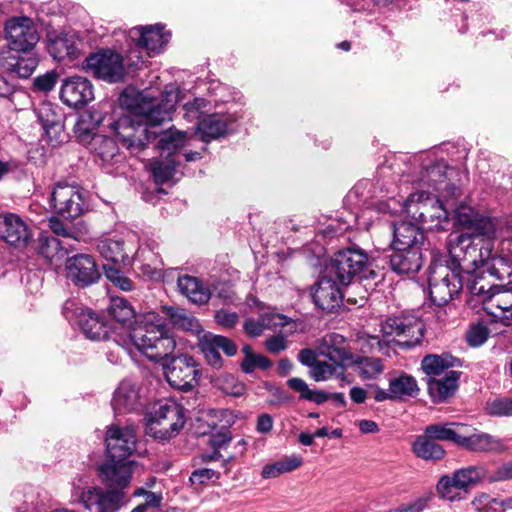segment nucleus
<instances>
[{
    "label": "nucleus",
    "mask_w": 512,
    "mask_h": 512,
    "mask_svg": "<svg viewBox=\"0 0 512 512\" xmlns=\"http://www.w3.org/2000/svg\"><path fill=\"white\" fill-rule=\"evenodd\" d=\"M128 100L126 95L120 97L122 105L129 109V115L113 122L111 128L121 145L132 154H136L142 151L148 142L157 137V132L153 129L171 119V113L177 102V94L166 93L161 102L143 96H138L131 103Z\"/></svg>",
    "instance_id": "f257e3e1"
},
{
    "label": "nucleus",
    "mask_w": 512,
    "mask_h": 512,
    "mask_svg": "<svg viewBox=\"0 0 512 512\" xmlns=\"http://www.w3.org/2000/svg\"><path fill=\"white\" fill-rule=\"evenodd\" d=\"M494 238L463 233L450 239L448 243L450 259L447 264L461 275L468 276L476 273L478 269L488 265L490 260H496L492 257Z\"/></svg>",
    "instance_id": "f03ea898"
},
{
    "label": "nucleus",
    "mask_w": 512,
    "mask_h": 512,
    "mask_svg": "<svg viewBox=\"0 0 512 512\" xmlns=\"http://www.w3.org/2000/svg\"><path fill=\"white\" fill-rule=\"evenodd\" d=\"M154 319V314H148L144 323L129 329V332L121 337L118 343H121L126 349L135 347L152 361L167 359L175 350L176 342L162 324L153 323Z\"/></svg>",
    "instance_id": "7ed1b4c3"
},
{
    "label": "nucleus",
    "mask_w": 512,
    "mask_h": 512,
    "mask_svg": "<svg viewBox=\"0 0 512 512\" xmlns=\"http://www.w3.org/2000/svg\"><path fill=\"white\" fill-rule=\"evenodd\" d=\"M404 211L426 230H444L449 223L448 212L442 202L426 192L411 194L404 203Z\"/></svg>",
    "instance_id": "20e7f679"
},
{
    "label": "nucleus",
    "mask_w": 512,
    "mask_h": 512,
    "mask_svg": "<svg viewBox=\"0 0 512 512\" xmlns=\"http://www.w3.org/2000/svg\"><path fill=\"white\" fill-rule=\"evenodd\" d=\"M185 423L184 408L174 400L160 401L146 423V434L158 440H168L178 434Z\"/></svg>",
    "instance_id": "39448f33"
},
{
    "label": "nucleus",
    "mask_w": 512,
    "mask_h": 512,
    "mask_svg": "<svg viewBox=\"0 0 512 512\" xmlns=\"http://www.w3.org/2000/svg\"><path fill=\"white\" fill-rule=\"evenodd\" d=\"M128 502L123 491L108 488L74 485L71 491V503L81 504L89 512H118Z\"/></svg>",
    "instance_id": "423d86ee"
},
{
    "label": "nucleus",
    "mask_w": 512,
    "mask_h": 512,
    "mask_svg": "<svg viewBox=\"0 0 512 512\" xmlns=\"http://www.w3.org/2000/svg\"><path fill=\"white\" fill-rule=\"evenodd\" d=\"M464 277L450 265H434L429 272V294L438 306L449 303L463 288Z\"/></svg>",
    "instance_id": "0eeeda50"
},
{
    "label": "nucleus",
    "mask_w": 512,
    "mask_h": 512,
    "mask_svg": "<svg viewBox=\"0 0 512 512\" xmlns=\"http://www.w3.org/2000/svg\"><path fill=\"white\" fill-rule=\"evenodd\" d=\"M424 331V324L412 316L390 317L381 323L383 336L404 349L419 345Z\"/></svg>",
    "instance_id": "6e6552de"
},
{
    "label": "nucleus",
    "mask_w": 512,
    "mask_h": 512,
    "mask_svg": "<svg viewBox=\"0 0 512 512\" xmlns=\"http://www.w3.org/2000/svg\"><path fill=\"white\" fill-rule=\"evenodd\" d=\"M486 478L487 470L484 466H469L452 475L442 476L437 484V492L448 501L460 500L462 494H467L472 486Z\"/></svg>",
    "instance_id": "1a4fd4ad"
},
{
    "label": "nucleus",
    "mask_w": 512,
    "mask_h": 512,
    "mask_svg": "<svg viewBox=\"0 0 512 512\" xmlns=\"http://www.w3.org/2000/svg\"><path fill=\"white\" fill-rule=\"evenodd\" d=\"M83 68L97 79L109 83L119 82L125 75L122 56L109 49L86 57Z\"/></svg>",
    "instance_id": "9d476101"
},
{
    "label": "nucleus",
    "mask_w": 512,
    "mask_h": 512,
    "mask_svg": "<svg viewBox=\"0 0 512 512\" xmlns=\"http://www.w3.org/2000/svg\"><path fill=\"white\" fill-rule=\"evenodd\" d=\"M51 203L58 215L75 219L85 211V191L77 185L58 183L51 193Z\"/></svg>",
    "instance_id": "9b49d317"
},
{
    "label": "nucleus",
    "mask_w": 512,
    "mask_h": 512,
    "mask_svg": "<svg viewBox=\"0 0 512 512\" xmlns=\"http://www.w3.org/2000/svg\"><path fill=\"white\" fill-rule=\"evenodd\" d=\"M368 262V256L356 249H345L336 252L326 273L333 276L341 285H348L352 279L364 270Z\"/></svg>",
    "instance_id": "f8f14e48"
},
{
    "label": "nucleus",
    "mask_w": 512,
    "mask_h": 512,
    "mask_svg": "<svg viewBox=\"0 0 512 512\" xmlns=\"http://www.w3.org/2000/svg\"><path fill=\"white\" fill-rule=\"evenodd\" d=\"M164 375L170 386L188 391L193 388L197 382L198 369L195 360L187 355L182 354L177 357L163 359Z\"/></svg>",
    "instance_id": "ddd939ff"
},
{
    "label": "nucleus",
    "mask_w": 512,
    "mask_h": 512,
    "mask_svg": "<svg viewBox=\"0 0 512 512\" xmlns=\"http://www.w3.org/2000/svg\"><path fill=\"white\" fill-rule=\"evenodd\" d=\"M136 433L132 426L109 425L106 429L105 446L109 458L125 460L136 449Z\"/></svg>",
    "instance_id": "4468645a"
},
{
    "label": "nucleus",
    "mask_w": 512,
    "mask_h": 512,
    "mask_svg": "<svg viewBox=\"0 0 512 512\" xmlns=\"http://www.w3.org/2000/svg\"><path fill=\"white\" fill-rule=\"evenodd\" d=\"M6 37L11 50L29 52L39 41V34L30 18H12L7 21Z\"/></svg>",
    "instance_id": "2eb2a0df"
},
{
    "label": "nucleus",
    "mask_w": 512,
    "mask_h": 512,
    "mask_svg": "<svg viewBox=\"0 0 512 512\" xmlns=\"http://www.w3.org/2000/svg\"><path fill=\"white\" fill-rule=\"evenodd\" d=\"M336 280L326 273L311 289L315 305L323 311L334 312L342 305L343 292Z\"/></svg>",
    "instance_id": "dca6fc26"
},
{
    "label": "nucleus",
    "mask_w": 512,
    "mask_h": 512,
    "mask_svg": "<svg viewBox=\"0 0 512 512\" xmlns=\"http://www.w3.org/2000/svg\"><path fill=\"white\" fill-rule=\"evenodd\" d=\"M455 225L461 229L472 231L470 235L485 237L496 236V226L490 217H486L474 208L461 204L455 210Z\"/></svg>",
    "instance_id": "f3484780"
},
{
    "label": "nucleus",
    "mask_w": 512,
    "mask_h": 512,
    "mask_svg": "<svg viewBox=\"0 0 512 512\" xmlns=\"http://www.w3.org/2000/svg\"><path fill=\"white\" fill-rule=\"evenodd\" d=\"M67 278L79 287H86L100 278L94 258L88 254L69 257L65 264Z\"/></svg>",
    "instance_id": "a211bd4d"
},
{
    "label": "nucleus",
    "mask_w": 512,
    "mask_h": 512,
    "mask_svg": "<svg viewBox=\"0 0 512 512\" xmlns=\"http://www.w3.org/2000/svg\"><path fill=\"white\" fill-rule=\"evenodd\" d=\"M134 461L109 460L99 467V476L102 482L110 489L121 491L126 488L132 478Z\"/></svg>",
    "instance_id": "6ab92c4d"
},
{
    "label": "nucleus",
    "mask_w": 512,
    "mask_h": 512,
    "mask_svg": "<svg viewBox=\"0 0 512 512\" xmlns=\"http://www.w3.org/2000/svg\"><path fill=\"white\" fill-rule=\"evenodd\" d=\"M60 99L72 108H80L94 99L91 82L81 76L66 78L60 89Z\"/></svg>",
    "instance_id": "aec40b11"
},
{
    "label": "nucleus",
    "mask_w": 512,
    "mask_h": 512,
    "mask_svg": "<svg viewBox=\"0 0 512 512\" xmlns=\"http://www.w3.org/2000/svg\"><path fill=\"white\" fill-rule=\"evenodd\" d=\"M0 238L15 247H24L31 239L27 224L16 214L0 215Z\"/></svg>",
    "instance_id": "412c9836"
},
{
    "label": "nucleus",
    "mask_w": 512,
    "mask_h": 512,
    "mask_svg": "<svg viewBox=\"0 0 512 512\" xmlns=\"http://www.w3.org/2000/svg\"><path fill=\"white\" fill-rule=\"evenodd\" d=\"M207 362L214 368L222 366V357L219 350H223L227 356H233L237 352L236 345L228 338L212 333L204 334L199 343Z\"/></svg>",
    "instance_id": "4be33fe9"
},
{
    "label": "nucleus",
    "mask_w": 512,
    "mask_h": 512,
    "mask_svg": "<svg viewBox=\"0 0 512 512\" xmlns=\"http://www.w3.org/2000/svg\"><path fill=\"white\" fill-rule=\"evenodd\" d=\"M160 24L145 27H136L130 30V37L137 41V46L148 53H159L170 39V33L163 31Z\"/></svg>",
    "instance_id": "5701e85b"
},
{
    "label": "nucleus",
    "mask_w": 512,
    "mask_h": 512,
    "mask_svg": "<svg viewBox=\"0 0 512 512\" xmlns=\"http://www.w3.org/2000/svg\"><path fill=\"white\" fill-rule=\"evenodd\" d=\"M142 406V396L138 384L132 380H123L114 392L112 407L116 414L138 410Z\"/></svg>",
    "instance_id": "b1692460"
},
{
    "label": "nucleus",
    "mask_w": 512,
    "mask_h": 512,
    "mask_svg": "<svg viewBox=\"0 0 512 512\" xmlns=\"http://www.w3.org/2000/svg\"><path fill=\"white\" fill-rule=\"evenodd\" d=\"M424 243V233L419 224L401 221L394 225L393 249H421Z\"/></svg>",
    "instance_id": "393cba45"
},
{
    "label": "nucleus",
    "mask_w": 512,
    "mask_h": 512,
    "mask_svg": "<svg viewBox=\"0 0 512 512\" xmlns=\"http://www.w3.org/2000/svg\"><path fill=\"white\" fill-rule=\"evenodd\" d=\"M97 250L106 261L105 264L110 266L124 267L130 263L129 253L132 249L120 237L99 240Z\"/></svg>",
    "instance_id": "a878e982"
},
{
    "label": "nucleus",
    "mask_w": 512,
    "mask_h": 512,
    "mask_svg": "<svg viewBox=\"0 0 512 512\" xmlns=\"http://www.w3.org/2000/svg\"><path fill=\"white\" fill-rule=\"evenodd\" d=\"M234 119L226 114H210L203 117L197 124L200 139L210 142L225 136L230 132Z\"/></svg>",
    "instance_id": "bb28decb"
},
{
    "label": "nucleus",
    "mask_w": 512,
    "mask_h": 512,
    "mask_svg": "<svg viewBox=\"0 0 512 512\" xmlns=\"http://www.w3.org/2000/svg\"><path fill=\"white\" fill-rule=\"evenodd\" d=\"M78 324L82 329L84 335L91 340H104L109 338V330L107 324L104 323L96 314L90 310H82L78 316ZM118 327L113 325L111 335L113 340L118 342Z\"/></svg>",
    "instance_id": "cd10ccee"
},
{
    "label": "nucleus",
    "mask_w": 512,
    "mask_h": 512,
    "mask_svg": "<svg viewBox=\"0 0 512 512\" xmlns=\"http://www.w3.org/2000/svg\"><path fill=\"white\" fill-rule=\"evenodd\" d=\"M319 354L329 358L334 363L345 365L353 361V355L348 348L346 339L337 333H329L322 338Z\"/></svg>",
    "instance_id": "c85d7f7f"
},
{
    "label": "nucleus",
    "mask_w": 512,
    "mask_h": 512,
    "mask_svg": "<svg viewBox=\"0 0 512 512\" xmlns=\"http://www.w3.org/2000/svg\"><path fill=\"white\" fill-rule=\"evenodd\" d=\"M390 256V265L398 274L417 273L423 265L421 249H393Z\"/></svg>",
    "instance_id": "c756f323"
},
{
    "label": "nucleus",
    "mask_w": 512,
    "mask_h": 512,
    "mask_svg": "<svg viewBox=\"0 0 512 512\" xmlns=\"http://www.w3.org/2000/svg\"><path fill=\"white\" fill-rule=\"evenodd\" d=\"M483 309L495 318L512 319V288L500 289L483 300Z\"/></svg>",
    "instance_id": "7c9ffc66"
},
{
    "label": "nucleus",
    "mask_w": 512,
    "mask_h": 512,
    "mask_svg": "<svg viewBox=\"0 0 512 512\" xmlns=\"http://www.w3.org/2000/svg\"><path fill=\"white\" fill-rule=\"evenodd\" d=\"M460 372L450 370L441 378H429L428 392L433 402L440 403L454 394L458 387Z\"/></svg>",
    "instance_id": "2f4dec72"
},
{
    "label": "nucleus",
    "mask_w": 512,
    "mask_h": 512,
    "mask_svg": "<svg viewBox=\"0 0 512 512\" xmlns=\"http://www.w3.org/2000/svg\"><path fill=\"white\" fill-rule=\"evenodd\" d=\"M49 54L58 61L75 58L79 53L78 42L74 34H59L49 38L47 46Z\"/></svg>",
    "instance_id": "473e14b6"
},
{
    "label": "nucleus",
    "mask_w": 512,
    "mask_h": 512,
    "mask_svg": "<svg viewBox=\"0 0 512 512\" xmlns=\"http://www.w3.org/2000/svg\"><path fill=\"white\" fill-rule=\"evenodd\" d=\"M180 292L186 296L192 303L205 304L211 298L210 289L196 277L185 275L178 278L177 281Z\"/></svg>",
    "instance_id": "72a5a7b5"
},
{
    "label": "nucleus",
    "mask_w": 512,
    "mask_h": 512,
    "mask_svg": "<svg viewBox=\"0 0 512 512\" xmlns=\"http://www.w3.org/2000/svg\"><path fill=\"white\" fill-rule=\"evenodd\" d=\"M460 446L475 452H502L506 449L502 440L484 432L462 436Z\"/></svg>",
    "instance_id": "f704fd0d"
},
{
    "label": "nucleus",
    "mask_w": 512,
    "mask_h": 512,
    "mask_svg": "<svg viewBox=\"0 0 512 512\" xmlns=\"http://www.w3.org/2000/svg\"><path fill=\"white\" fill-rule=\"evenodd\" d=\"M460 365V360L449 353L426 355L421 362L423 372L429 378L440 376L446 369Z\"/></svg>",
    "instance_id": "c9c22d12"
},
{
    "label": "nucleus",
    "mask_w": 512,
    "mask_h": 512,
    "mask_svg": "<svg viewBox=\"0 0 512 512\" xmlns=\"http://www.w3.org/2000/svg\"><path fill=\"white\" fill-rule=\"evenodd\" d=\"M412 451L417 457L424 460H440L445 454L442 446L437 444L425 431L424 434L416 437L412 444Z\"/></svg>",
    "instance_id": "e433bc0d"
},
{
    "label": "nucleus",
    "mask_w": 512,
    "mask_h": 512,
    "mask_svg": "<svg viewBox=\"0 0 512 512\" xmlns=\"http://www.w3.org/2000/svg\"><path fill=\"white\" fill-rule=\"evenodd\" d=\"M109 314L119 324L124 333L127 334L135 318V312L129 302L120 297H113L109 306Z\"/></svg>",
    "instance_id": "4c0bfd02"
},
{
    "label": "nucleus",
    "mask_w": 512,
    "mask_h": 512,
    "mask_svg": "<svg viewBox=\"0 0 512 512\" xmlns=\"http://www.w3.org/2000/svg\"><path fill=\"white\" fill-rule=\"evenodd\" d=\"M303 464V458L300 455L292 454L286 455L279 460L266 464L261 471V476L264 479L276 478L284 473H289Z\"/></svg>",
    "instance_id": "58836bf2"
},
{
    "label": "nucleus",
    "mask_w": 512,
    "mask_h": 512,
    "mask_svg": "<svg viewBox=\"0 0 512 512\" xmlns=\"http://www.w3.org/2000/svg\"><path fill=\"white\" fill-rule=\"evenodd\" d=\"M162 309L175 328L191 332L199 331L198 320L185 309L175 306H163Z\"/></svg>",
    "instance_id": "ea45409f"
},
{
    "label": "nucleus",
    "mask_w": 512,
    "mask_h": 512,
    "mask_svg": "<svg viewBox=\"0 0 512 512\" xmlns=\"http://www.w3.org/2000/svg\"><path fill=\"white\" fill-rule=\"evenodd\" d=\"M25 53V55L8 57L5 63L6 69L20 78H28L39 64L35 54L30 51Z\"/></svg>",
    "instance_id": "a19ab883"
},
{
    "label": "nucleus",
    "mask_w": 512,
    "mask_h": 512,
    "mask_svg": "<svg viewBox=\"0 0 512 512\" xmlns=\"http://www.w3.org/2000/svg\"><path fill=\"white\" fill-rule=\"evenodd\" d=\"M159 136L158 148L161 155L172 158V155L188 144V134L184 131L169 129Z\"/></svg>",
    "instance_id": "79ce46f5"
},
{
    "label": "nucleus",
    "mask_w": 512,
    "mask_h": 512,
    "mask_svg": "<svg viewBox=\"0 0 512 512\" xmlns=\"http://www.w3.org/2000/svg\"><path fill=\"white\" fill-rule=\"evenodd\" d=\"M38 121L47 134L51 131L57 132L61 129V114L57 106L51 102L44 101L35 108Z\"/></svg>",
    "instance_id": "37998d69"
},
{
    "label": "nucleus",
    "mask_w": 512,
    "mask_h": 512,
    "mask_svg": "<svg viewBox=\"0 0 512 512\" xmlns=\"http://www.w3.org/2000/svg\"><path fill=\"white\" fill-rule=\"evenodd\" d=\"M389 391L395 400H402L406 397H415L419 388L416 379L408 374H401L389 380Z\"/></svg>",
    "instance_id": "c03bdc74"
},
{
    "label": "nucleus",
    "mask_w": 512,
    "mask_h": 512,
    "mask_svg": "<svg viewBox=\"0 0 512 512\" xmlns=\"http://www.w3.org/2000/svg\"><path fill=\"white\" fill-rule=\"evenodd\" d=\"M283 325V317L279 314L266 313L260 316L258 320L248 318L244 323L245 332L251 336H259L264 329H272Z\"/></svg>",
    "instance_id": "a18cd8bd"
},
{
    "label": "nucleus",
    "mask_w": 512,
    "mask_h": 512,
    "mask_svg": "<svg viewBox=\"0 0 512 512\" xmlns=\"http://www.w3.org/2000/svg\"><path fill=\"white\" fill-rule=\"evenodd\" d=\"M37 251L50 263L60 260L66 254L60 240L55 237L47 236H41L39 238Z\"/></svg>",
    "instance_id": "49530a36"
},
{
    "label": "nucleus",
    "mask_w": 512,
    "mask_h": 512,
    "mask_svg": "<svg viewBox=\"0 0 512 512\" xmlns=\"http://www.w3.org/2000/svg\"><path fill=\"white\" fill-rule=\"evenodd\" d=\"M177 162L174 158L166 156L164 161L151 163V172L156 184H163L171 180L176 171Z\"/></svg>",
    "instance_id": "de8ad7c7"
},
{
    "label": "nucleus",
    "mask_w": 512,
    "mask_h": 512,
    "mask_svg": "<svg viewBox=\"0 0 512 512\" xmlns=\"http://www.w3.org/2000/svg\"><path fill=\"white\" fill-rule=\"evenodd\" d=\"M344 373L343 364L339 363H327L324 361L318 360L316 364L313 365V368L310 370L311 377L317 381H325L330 379L333 376H341Z\"/></svg>",
    "instance_id": "09e8293b"
},
{
    "label": "nucleus",
    "mask_w": 512,
    "mask_h": 512,
    "mask_svg": "<svg viewBox=\"0 0 512 512\" xmlns=\"http://www.w3.org/2000/svg\"><path fill=\"white\" fill-rule=\"evenodd\" d=\"M466 285L471 295L480 297L482 303L484 298L498 289L497 286L487 283L484 277L477 273L468 275Z\"/></svg>",
    "instance_id": "8fccbe9b"
},
{
    "label": "nucleus",
    "mask_w": 512,
    "mask_h": 512,
    "mask_svg": "<svg viewBox=\"0 0 512 512\" xmlns=\"http://www.w3.org/2000/svg\"><path fill=\"white\" fill-rule=\"evenodd\" d=\"M428 436L436 440L452 441L458 445L461 443L462 436L453 430L448 424H432L425 428Z\"/></svg>",
    "instance_id": "3c124183"
},
{
    "label": "nucleus",
    "mask_w": 512,
    "mask_h": 512,
    "mask_svg": "<svg viewBox=\"0 0 512 512\" xmlns=\"http://www.w3.org/2000/svg\"><path fill=\"white\" fill-rule=\"evenodd\" d=\"M382 361L378 358H361L357 361L358 374L363 379H374L383 372Z\"/></svg>",
    "instance_id": "603ef678"
},
{
    "label": "nucleus",
    "mask_w": 512,
    "mask_h": 512,
    "mask_svg": "<svg viewBox=\"0 0 512 512\" xmlns=\"http://www.w3.org/2000/svg\"><path fill=\"white\" fill-rule=\"evenodd\" d=\"M122 268L123 267L110 266V264H103L106 277L121 290L130 291L133 287L132 281L123 275L121 271Z\"/></svg>",
    "instance_id": "864d4df0"
},
{
    "label": "nucleus",
    "mask_w": 512,
    "mask_h": 512,
    "mask_svg": "<svg viewBox=\"0 0 512 512\" xmlns=\"http://www.w3.org/2000/svg\"><path fill=\"white\" fill-rule=\"evenodd\" d=\"M485 410L491 416H512V399L501 398L488 401Z\"/></svg>",
    "instance_id": "5fc2aeb1"
},
{
    "label": "nucleus",
    "mask_w": 512,
    "mask_h": 512,
    "mask_svg": "<svg viewBox=\"0 0 512 512\" xmlns=\"http://www.w3.org/2000/svg\"><path fill=\"white\" fill-rule=\"evenodd\" d=\"M206 104V101L202 98H195L192 102L186 103L183 106V117L189 122L200 121Z\"/></svg>",
    "instance_id": "6e6d98bb"
},
{
    "label": "nucleus",
    "mask_w": 512,
    "mask_h": 512,
    "mask_svg": "<svg viewBox=\"0 0 512 512\" xmlns=\"http://www.w3.org/2000/svg\"><path fill=\"white\" fill-rule=\"evenodd\" d=\"M57 79L58 74L55 71L46 72L34 79L33 90L43 93L50 92L55 87Z\"/></svg>",
    "instance_id": "4d7b16f0"
},
{
    "label": "nucleus",
    "mask_w": 512,
    "mask_h": 512,
    "mask_svg": "<svg viewBox=\"0 0 512 512\" xmlns=\"http://www.w3.org/2000/svg\"><path fill=\"white\" fill-rule=\"evenodd\" d=\"M231 440L230 431L226 428H222L216 433L212 434L209 439L210 445L215 449L213 454L209 456L210 459L216 460L220 457L218 449L226 446Z\"/></svg>",
    "instance_id": "13d9d810"
},
{
    "label": "nucleus",
    "mask_w": 512,
    "mask_h": 512,
    "mask_svg": "<svg viewBox=\"0 0 512 512\" xmlns=\"http://www.w3.org/2000/svg\"><path fill=\"white\" fill-rule=\"evenodd\" d=\"M488 336V328L485 325L477 324L472 326L467 332V341L470 346L478 347L486 342Z\"/></svg>",
    "instance_id": "bf43d9fd"
},
{
    "label": "nucleus",
    "mask_w": 512,
    "mask_h": 512,
    "mask_svg": "<svg viewBox=\"0 0 512 512\" xmlns=\"http://www.w3.org/2000/svg\"><path fill=\"white\" fill-rule=\"evenodd\" d=\"M271 366V361L260 354L249 355L248 358H244L241 364L242 370L246 373H251L256 367L261 369H267Z\"/></svg>",
    "instance_id": "052dcab7"
},
{
    "label": "nucleus",
    "mask_w": 512,
    "mask_h": 512,
    "mask_svg": "<svg viewBox=\"0 0 512 512\" xmlns=\"http://www.w3.org/2000/svg\"><path fill=\"white\" fill-rule=\"evenodd\" d=\"M97 153L104 162L112 161L118 154L117 144L110 138H103L97 148Z\"/></svg>",
    "instance_id": "680f3d73"
},
{
    "label": "nucleus",
    "mask_w": 512,
    "mask_h": 512,
    "mask_svg": "<svg viewBox=\"0 0 512 512\" xmlns=\"http://www.w3.org/2000/svg\"><path fill=\"white\" fill-rule=\"evenodd\" d=\"M221 388L226 394L232 395L235 397H239V396L243 395L245 392V385L241 382H238L232 376L225 377Z\"/></svg>",
    "instance_id": "e2e57ef3"
},
{
    "label": "nucleus",
    "mask_w": 512,
    "mask_h": 512,
    "mask_svg": "<svg viewBox=\"0 0 512 512\" xmlns=\"http://www.w3.org/2000/svg\"><path fill=\"white\" fill-rule=\"evenodd\" d=\"M134 495L144 496V502L142 504L145 505L148 509L159 507L163 499L161 493L147 491L143 488L135 490Z\"/></svg>",
    "instance_id": "0e129e2a"
},
{
    "label": "nucleus",
    "mask_w": 512,
    "mask_h": 512,
    "mask_svg": "<svg viewBox=\"0 0 512 512\" xmlns=\"http://www.w3.org/2000/svg\"><path fill=\"white\" fill-rule=\"evenodd\" d=\"M238 314L227 309H220L215 313L216 322L225 327L233 328L238 322Z\"/></svg>",
    "instance_id": "69168bd1"
},
{
    "label": "nucleus",
    "mask_w": 512,
    "mask_h": 512,
    "mask_svg": "<svg viewBox=\"0 0 512 512\" xmlns=\"http://www.w3.org/2000/svg\"><path fill=\"white\" fill-rule=\"evenodd\" d=\"M489 482H501L512 479V462H508L498 467L490 476L487 475Z\"/></svg>",
    "instance_id": "338daca9"
},
{
    "label": "nucleus",
    "mask_w": 512,
    "mask_h": 512,
    "mask_svg": "<svg viewBox=\"0 0 512 512\" xmlns=\"http://www.w3.org/2000/svg\"><path fill=\"white\" fill-rule=\"evenodd\" d=\"M267 350L271 353H279L286 349V339L282 335L272 336L265 342Z\"/></svg>",
    "instance_id": "774afa93"
}]
</instances>
